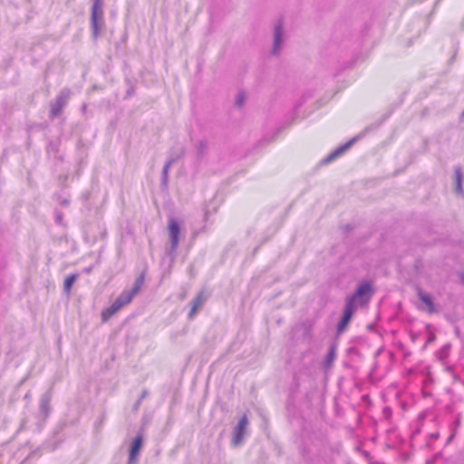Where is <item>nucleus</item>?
Segmentation results:
<instances>
[{
	"label": "nucleus",
	"instance_id": "obj_1",
	"mask_svg": "<svg viewBox=\"0 0 464 464\" xmlns=\"http://www.w3.org/2000/svg\"><path fill=\"white\" fill-rule=\"evenodd\" d=\"M374 294L372 283L369 280L361 281L354 291L345 298V304L358 309L369 304Z\"/></svg>",
	"mask_w": 464,
	"mask_h": 464
},
{
	"label": "nucleus",
	"instance_id": "obj_35",
	"mask_svg": "<svg viewBox=\"0 0 464 464\" xmlns=\"http://www.w3.org/2000/svg\"><path fill=\"white\" fill-rule=\"evenodd\" d=\"M61 205L64 206V207H67L69 205V200L66 199V198H63L62 201H61Z\"/></svg>",
	"mask_w": 464,
	"mask_h": 464
},
{
	"label": "nucleus",
	"instance_id": "obj_43",
	"mask_svg": "<svg viewBox=\"0 0 464 464\" xmlns=\"http://www.w3.org/2000/svg\"><path fill=\"white\" fill-rule=\"evenodd\" d=\"M456 334L459 335V330L458 328L456 329Z\"/></svg>",
	"mask_w": 464,
	"mask_h": 464
},
{
	"label": "nucleus",
	"instance_id": "obj_4",
	"mask_svg": "<svg viewBox=\"0 0 464 464\" xmlns=\"http://www.w3.org/2000/svg\"><path fill=\"white\" fill-rule=\"evenodd\" d=\"M70 94L71 92L69 89H63L55 97V99L51 102L49 118L54 119L62 113L63 108L66 106L68 102Z\"/></svg>",
	"mask_w": 464,
	"mask_h": 464
},
{
	"label": "nucleus",
	"instance_id": "obj_37",
	"mask_svg": "<svg viewBox=\"0 0 464 464\" xmlns=\"http://www.w3.org/2000/svg\"><path fill=\"white\" fill-rule=\"evenodd\" d=\"M343 366L344 367H347V368H350L351 367V364L349 362H343Z\"/></svg>",
	"mask_w": 464,
	"mask_h": 464
},
{
	"label": "nucleus",
	"instance_id": "obj_13",
	"mask_svg": "<svg viewBox=\"0 0 464 464\" xmlns=\"http://www.w3.org/2000/svg\"><path fill=\"white\" fill-rule=\"evenodd\" d=\"M60 143L59 140H50L46 146V152L49 157L63 161V155L59 154Z\"/></svg>",
	"mask_w": 464,
	"mask_h": 464
},
{
	"label": "nucleus",
	"instance_id": "obj_28",
	"mask_svg": "<svg viewBox=\"0 0 464 464\" xmlns=\"http://www.w3.org/2000/svg\"><path fill=\"white\" fill-rule=\"evenodd\" d=\"M309 96H306L305 94L302 96V98L299 100V102L295 105L294 110L297 111L299 107H301L307 100Z\"/></svg>",
	"mask_w": 464,
	"mask_h": 464
},
{
	"label": "nucleus",
	"instance_id": "obj_27",
	"mask_svg": "<svg viewBox=\"0 0 464 464\" xmlns=\"http://www.w3.org/2000/svg\"><path fill=\"white\" fill-rule=\"evenodd\" d=\"M346 353L349 355H352V354L357 355V356L360 355V352L355 346H351V347L347 348Z\"/></svg>",
	"mask_w": 464,
	"mask_h": 464
},
{
	"label": "nucleus",
	"instance_id": "obj_26",
	"mask_svg": "<svg viewBox=\"0 0 464 464\" xmlns=\"http://www.w3.org/2000/svg\"><path fill=\"white\" fill-rule=\"evenodd\" d=\"M248 424V420L246 414H244L238 420L236 426L246 429Z\"/></svg>",
	"mask_w": 464,
	"mask_h": 464
},
{
	"label": "nucleus",
	"instance_id": "obj_34",
	"mask_svg": "<svg viewBox=\"0 0 464 464\" xmlns=\"http://www.w3.org/2000/svg\"><path fill=\"white\" fill-rule=\"evenodd\" d=\"M147 395H148V392L146 390H143L139 400L142 401Z\"/></svg>",
	"mask_w": 464,
	"mask_h": 464
},
{
	"label": "nucleus",
	"instance_id": "obj_38",
	"mask_svg": "<svg viewBox=\"0 0 464 464\" xmlns=\"http://www.w3.org/2000/svg\"><path fill=\"white\" fill-rule=\"evenodd\" d=\"M459 121H464V111H462V113L459 116Z\"/></svg>",
	"mask_w": 464,
	"mask_h": 464
},
{
	"label": "nucleus",
	"instance_id": "obj_11",
	"mask_svg": "<svg viewBox=\"0 0 464 464\" xmlns=\"http://www.w3.org/2000/svg\"><path fill=\"white\" fill-rule=\"evenodd\" d=\"M208 295H207L204 290H200L197 294V295L191 301L192 306L188 313V317L190 319L193 318V316L198 312V309L205 304V302L208 300Z\"/></svg>",
	"mask_w": 464,
	"mask_h": 464
},
{
	"label": "nucleus",
	"instance_id": "obj_7",
	"mask_svg": "<svg viewBox=\"0 0 464 464\" xmlns=\"http://www.w3.org/2000/svg\"><path fill=\"white\" fill-rule=\"evenodd\" d=\"M53 397V388L50 387L44 393L42 394L39 401V416L44 421L52 411L51 401Z\"/></svg>",
	"mask_w": 464,
	"mask_h": 464
},
{
	"label": "nucleus",
	"instance_id": "obj_24",
	"mask_svg": "<svg viewBox=\"0 0 464 464\" xmlns=\"http://www.w3.org/2000/svg\"><path fill=\"white\" fill-rule=\"evenodd\" d=\"M387 117H388L387 115H384L382 117V119H381L378 122L366 127L364 129L363 132L365 133V132H369V131H371L372 130L378 129L381 126V124L386 120Z\"/></svg>",
	"mask_w": 464,
	"mask_h": 464
},
{
	"label": "nucleus",
	"instance_id": "obj_6",
	"mask_svg": "<svg viewBox=\"0 0 464 464\" xmlns=\"http://www.w3.org/2000/svg\"><path fill=\"white\" fill-rule=\"evenodd\" d=\"M357 309L351 304H344L343 313L336 325V334H342L348 327Z\"/></svg>",
	"mask_w": 464,
	"mask_h": 464
},
{
	"label": "nucleus",
	"instance_id": "obj_32",
	"mask_svg": "<svg viewBox=\"0 0 464 464\" xmlns=\"http://www.w3.org/2000/svg\"><path fill=\"white\" fill-rule=\"evenodd\" d=\"M454 437H455V433L453 432V433H451V434L448 437V439H447V440H446V445L450 444V443L453 440Z\"/></svg>",
	"mask_w": 464,
	"mask_h": 464
},
{
	"label": "nucleus",
	"instance_id": "obj_8",
	"mask_svg": "<svg viewBox=\"0 0 464 464\" xmlns=\"http://www.w3.org/2000/svg\"><path fill=\"white\" fill-rule=\"evenodd\" d=\"M358 136L353 137L344 144H342L339 147H337L327 157L324 158L321 160V163L324 165L328 164L333 160H336L337 158H339L340 156H342L346 150H348L353 145V143L358 140Z\"/></svg>",
	"mask_w": 464,
	"mask_h": 464
},
{
	"label": "nucleus",
	"instance_id": "obj_22",
	"mask_svg": "<svg viewBox=\"0 0 464 464\" xmlns=\"http://www.w3.org/2000/svg\"><path fill=\"white\" fill-rule=\"evenodd\" d=\"M246 93L242 91L238 92L236 97V105L239 108L242 107L246 102Z\"/></svg>",
	"mask_w": 464,
	"mask_h": 464
},
{
	"label": "nucleus",
	"instance_id": "obj_16",
	"mask_svg": "<svg viewBox=\"0 0 464 464\" xmlns=\"http://www.w3.org/2000/svg\"><path fill=\"white\" fill-rule=\"evenodd\" d=\"M133 297L131 294H129L127 291H123L111 304L116 310L121 309L124 305L128 304L131 302Z\"/></svg>",
	"mask_w": 464,
	"mask_h": 464
},
{
	"label": "nucleus",
	"instance_id": "obj_17",
	"mask_svg": "<svg viewBox=\"0 0 464 464\" xmlns=\"http://www.w3.org/2000/svg\"><path fill=\"white\" fill-rule=\"evenodd\" d=\"M246 429L235 426L233 429V438H232V444L234 446L240 445L244 440Z\"/></svg>",
	"mask_w": 464,
	"mask_h": 464
},
{
	"label": "nucleus",
	"instance_id": "obj_20",
	"mask_svg": "<svg viewBox=\"0 0 464 464\" xmlns=\"http://www.w3.org/2000/svg\"><path fill=\"white\" fill-rule=\"evenodd\" d=\"M117 312L118 310H116V308L112 304H111L109 307L105 308L102 312V321L107 322Z\"/></svg>",
	"mask_w": 464,
	"mask_h": 464
},
{
	"label": "nucleus",
	"instance_id": "obj_9",
	"mask_svg": "<svg viewBox=\"0 0 464 464\" xmlns=\"http://www.w3.org/2000/svg\"><path fill=\"white\" fill-rule=\"evenodd\" d=\"M284 42V26L283 23L281 21L277 22L274 28V41H273V47L271 51L272 55H276Z\"/></svg>",
	"mask_w": 464,
	"mask_h": 464
},
{
	"label": "nucleus",
	"instance_id": "obj_36",
	"mask_svg": "<svg viewBox=\"0 0 464 464\" xmlns=\"http://www.w3.org/2000/svg\"><path fill=\"white\" fill-rule=\"evenodd\" d=\"M140 402H141V401H140V400L138 399V401L135 402V404H134V406H133L134 410H137V409L140 407Z\"/></svg>",
	"mask_w": 464,
	"mask_h": 464
},
{
	"label": "nucleus",
	"instance_id": "obj_29",
	"mask_svg": "<svg viewBox=\"0 0 464 464\" xmlns=\"http://www.w3.org/2000/svg\"><path fill=\"white\" fill-rule=\"evenodd\" d=\"M301 453L303 455V457L307 459L308 461H312L310 456H309V452H308V450L306 449L305 446H303L302 447V450H301Z\"/></svg>",
	"mask_w": 464,
	"mask_h": 464
},
{
	"label": "nucleus",
	"instance_id": "obj_33",
	"mask_svg": "<svg viewBox=\"0 0 464 464\" xmlns=\"http://www.w3.org/2000/svg\"><path fill=\"white\" fill-rule=\"evenodd\" d=\"M441 456V452H438L433 455L432 459H430L433 463Z\"/></svg>",
	"mask_w": 464,
	"mask_h": 464
},
{
	"label": "nucleus",
	"instance_id": "obj_44",
	"mask_svg": "<svg viewBox=\"0 0 464 464\" xmlns=\"http://www.w3.org/2000/svg\"><path fill=\"white\" fill-rule=\"evenodd\" d=\"M433 339H434V337H430V338H429V340H428V342H430V341H432Z\"/></svg>",
	"mask_w": 464,
	"mask_h": 464
},
{
	"label": "nucleus",
	"instance_id": "obj_2",
	"mask_svg": "<svg viewBox=\"0 0 464 464\" xmlns=\"http://www.w3.org/2000/svg\"><path fill=\"white\" fill-rule=\"evenodd\" d=\"M92 7H91V30H92V37L93 40H97L101 35L102 30L104 26V18H103V9L102 6L104 5L103 0H92Z\"/></svg>",
	"mask_w": 464,
	"mask_h": 464
},
{
	"label": "nucleus",
	"instance_id": "obj_30",
	"mask_svg": "<svg viewBox=\"0 0 464 464\" xmlns=\"http://www.w3.org/2000/svg\"><path fill=\"white\" fill-rule=\"evenodd\" d=\"M440 437V433L437 431V432H432L429 435V438L431 439V440H438Z\"/></svg>",
	"mask_w": 464,
	"mask_h": 464
},
{
	"label": "nucleus",
	"instance_id": "obj_12",
	"mask_svg": "<svg viewBox=\"0 0 464 464\" xmlns=\"http://www.w3.org/2000/svg\"><path fill=\"white\" fill-rule=\"evenodd\" d=\"M454 174H455V187L454 191L459 197H464V189L462 187V182L464 179V174L461 169V167L455 166L454 167Z\"/></svg>",
	"mask_w": 464,
	"mask_h": 464
},
{
	"label": "nucleus",
	"instance_id": "obj_39",
	"mask_svg": "<svg viewBox=\"0 0 464 464\" xmlns=\"http://www.w3.org/2000/svg\"><path fill=\"white\" fill-rule=\"evenodd\" d=\"M450 348V344H447L445 345L443 348H442V351L443 352H446V350H448Z\"/></svg>",
	"mask_w": 464,
	"mask_h": 464
},
{
	"label": "nucleus",
	"instance_id": "obj_5",
	"mask_svg": "<svg viewBox=\"0 0 464 464\" xmlns=\"http://www.w3.org/2000/svg\"><path fill=\"white\" fill-rule=\"evenodd\" d=\"M144 445L142 434L139 433L133 438L130 444L128 461L126 464H139L140 451Z\"/></svg>",
	"mask_w": 464,
	"mask_h": 464
},
{
	"label": "nucleus",
	"instance_id": "obj_41",
	"mask_svg": "<svg viewBox=\"0 0 464 464\" xmlns=\"http://www.w3.org/2000/svg\"><path fill=\"white\" fill-rule=\"evenodd\" d=\"M460 278H461V281L464 283V273H461Z\"/></svg>",
	"mask_w": 464,
	"mask_h": 464
},
{
	"label": "nucleus",
	"instance_id": "obj_10",
	"mask_svg": "<svg viewBox=\"0 0 464 464\" xmlns=\"http://www.w3.org/2000/svg\"><path fill=\"white\" fill-rule=\"evenodd\" d=\"M185 153V148H181L179 154H177L175 157H171L169 159L166 163L163 166L162 171H161V179H160V185L162 188H168L169 183V169L171 167L173 163H175L179 159H180Z\"/></svg>",
	"mask_w": 464,
	"mask_h": 464
},
{
	"label": "nucleus",
	"instance_id": "obj_3",
	"mask_svg": "<svg viewBox=\"0 0 464 464\" xmlns=\"http://www.w3.org/2000/svg\"><path fill=\"white\" fill-rule=\"evenodd\" d=\"M180 231L181 227L179 222L175 218H170L168 221V233L170 246L167 254L171 256L172 259H174L175 253L179 247Z\"/></svg>",
	"mask_w": 464,
	"mask_h": 464
},
{
	"label": "nucleus",
	"instance_id": "obj_21",
	"mask_svg": "<svg viewBox=\"0 0 464 464\" xmlns=\"http://www.w3.org/2000/svg\"><path fill=\"white\" fill-rule=\"evenodd\" d=\"M126 82L128 89L126 91L125 99L131 97L135 93V84L130 79H126Z\"/></svg>",
	"mask_w": 464,
	"mask_h": 464
},
{
	"label": "nucleus",
	"instance_id": "obj_19",
	"mask_svg": "<svg viewBox=\"0 0 464 464\" xmlns=\"http://www.w3.org/2000/svg\"><path fill=\"white\" fill-rule=\"evenodd\" d=\"M144 283V275H140L136 279L130 290L127 291L129 294H131V296L134 295L140 291V287Z\"/></svg>",
	"mask_w": 464,
	"mask_h": 464
},
{
	"label": "nucleus",
	"instance_id": "obj_18",
	"mask_svg": "<svg viewBox=\"0 0 464 464\" xmlns=\"http://www.w3.org/2000/svg\"><path fill=\"white\" fill-rule=\"evenodd\" d=\"M79 276V274H71L68 276L65 277L63 281V292L66 295H69L72 291V288L76 282L77 278Z\"/></svg>",
	"mask_w": 464,
	"mask_h": 464
},
{
	"label": "nucleus",
	"instance_id": "obj_15",
	"mask_svg": "<svg viewBox=\"0 0 464 464\" xmlns=\"http://www.w3.org/2000/svg\"><path fill=\"white\" fill-rule=\"evenodd\" d=\"M336 351H337V344L335 343H332L327 350V353L324 356L323 366L324 369L331 368L335 358H336Z\"/></svg>",
	"mask_w": 464,
	"mask_h": 464
},
{
	"label": "nucleus",
	"instance_id": "obj_14",
	"mask_svg": "<svg viewBox=\"0 0 464 464\" xmlns=\"http://www.w3.org/2000/svg\"><path fill=\"white\" fill-rule=\"evenodd\" d=\"M418 297H419L420 301L426 306V311L429 314H433L436 312V307H435L433 298L430 294L425 293L421 290H419Z\"/></svg>",
	"mask_w": 464,
	"mask_h": 464
},
{
	"label": "nucleus",
	"instance_id": "obj_25",
	"mask_svg": "<svg viewBox=\"0 0 464 464\" xmlns=\"http://www.w3.org/2000/svg\"><path fill=\"white\" fill-rule=\"evenodd\" d=\"M207 141L206 140H200L198 145V156L202 157L204 154V151L207 148Z\"/></svg>",
	"mask_w": 464,
	"mask_h": 464
},
{
	"label": "nucleus",
	"instance_id": "obj_42",
	"mask_svg": "<svg viewBox=\"0 0 464 464\" xmlns=\"http://www.w3.org/2000/svg\"><path fill=\"white\" fill-rule=\"evenodd\" d=\"M433 462L431 460H427L425 464H432Z\"/></svg>",
	"mask_w": 464,
	"mask_h": 464
},
{
	"label": "nucleus",
	"instance_id": "obj_40",
	"mask_svg": "<svg viewBox=\"0 0 464 464\" xmlns=\"http://www.w3.org/2000/svg\"><path fill=\"white\" fill-rule=\"evenodd\" d=\"M86 107H87L86 104H82V111H84L86 110Z\"/></svg>",
	"mask_w": 464,
	"mask_h": 464
},
{
	"label": "nucleus",
	"instance_id": "obj_31",
	"mask_svg": "<svg viewBox=\"0 0 464 464\" xmlns=\"http://www.w3.org/2000/svg\"><path fill=\"white\" fill-rule=\"evenodd\" d=\"M343 228L345 232H349L353 229V226L352 224H346Z\"/></svg>",
	"mask_w": 464,
	"mask_h": 464
},
{
	"label": "nucleus",
	"instance_id": "obj_23",
	"mask_svg": "<svg viewBox=\"0 0 464 464\" xmlns=\"http://www.w3.org/2000/svg\"><path fill=\"white\" fill-rule=\"evenodd\" d=\"M54 222L59 226H64L63 213L59 209H54Z\"/></svg>",
	"mask_w": 464,
	"mask_h": 464
},
{
	"label": "nucleus",
	"instance_id": "obj_45",
	"mask_svg": "<svg viewBox=\"0 0 464 464\" xmlns=\"http://www.w3.org/2000/svg\"><path fill=\"white\" fill-rule=\"evenodd\" d=\"M259 246H256V248H255V250H254V251H255V252H256V251H257V249L259 248Z\"/></svg>",
	"mask_w": 464,
	"mask_h": 464
}]
</instances>
